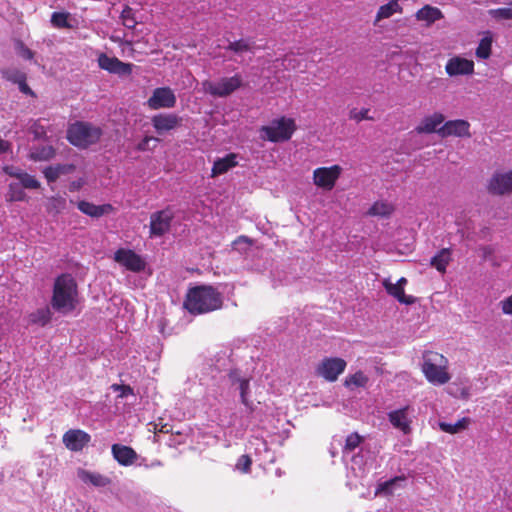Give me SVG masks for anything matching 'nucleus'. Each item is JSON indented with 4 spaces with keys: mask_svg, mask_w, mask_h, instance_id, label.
Returning <instances> with one entry per match:
<instances>
[{
    "mask_svg": "<svg viewBox=\"0 0 512 512\" xmlns=\"http://www.w3.org/2000/svg\"><path fill=\"white\" fill-rule=\"evenodd\" d=\"M183 306L191 315L207 314L223 307V296L211 285H196L188 289Z\"/></svg>",
    "mask_w": 512,
    "mask_h": 512,
    "instance_id": "nucleus-1",
    "label": "nucleus"
},
{
    "mask_svg": "<svg viewBox=\"0 0 512 512\" xmlns=\"http://www.w3.org/2000/svg\"><path fill=\"white\" fill-rule=\"evenodd\" d=\"M51 307L58 313L69 314L78 305V286L70 274H61L53 285Z\"/></svg>",
    "mask_w": 512,
    "mask_h": 512,
    "instance_id": "nucleus-2",
    "label": "nucleus"
},
{
    "mask_svg": "<svg viewBox=\"0 0 512 512\" xmlns=\"http://www.w3.org/2000/svg\"><path fill=\"white\" fill-rule=\"evenodd\" d=\"M422 372L430 383L436 385L446 384L451 379L447 358L435 351L423 353Z\"/></svg>",
    "mask_w": 512,
    "mask_h": 512,
    "instance_id": "nucleus-3",
    "label": "nucleus"
},
{
    "mask_svg": "<svg viewBox=\"0 0 512 512\" xmlns=\"http://www.w3.org/2000/svg\"><path fill=\"white\" fill-rule=\"evenodd\" d=\"M102 130L86 122H76L67 130V140L79 148H87L99 141Z\"/></svg>",
    "mask_w": 512,
    "mask_h": 512,
    "instance_id": "nucleus-4",
    "label": "nucleus"
},
{
    "mask_svg": "<svg viewBox=\"0 0 512 512\" xmlns=\"http://www.w3.org/2000/svg\"><path fill=\"white\" fill-rule=\"evenodd\" d=\"M296 130L295 120L282 116L260 128L261 138L273 143L288 141Z\"/></svg>",
    "mask_w": 512,
    "mask_h": 512,
    "instance_id": "nucleus-5",
    "label": "nucleus"
},
{
    "mask_svg": "<svg viewBox=\"0 0 512 512\" xmlns=\"http://www.w3.org/2000/svg\"><path fill=\"white\" fill-rule=\"evenodd\" d=\"M242 84L241 75L235 74L232 77H223L217 83L205 80L202 82V89L213 97H227L239 89Z\"/></svg>",
    "mask_w": 512,
    "mask_h": 512,
    "instance_id": "nucleus-6",
    "label": "nucleus"
},
{
    "mask_svg": "<svg viewBox=\"0 0 512 512\" xmlns=\"http://www.w3.org/2000/svg\"><path fill=\"white\" fill-rule=\"evenodd\" d=\"M347 363L339 357H325L317 365L315 372L317 376L324 378L328 382H335L339 375L346 369Z\"/></svg>",
    "mask_w": 512,
    "mask_h": 512,
    "instance_id": "nucleus-7",
    "label": "nucleus"
},
{
    "mask_svg": "<svg viewBox=\"0 0 512 512\" xmlns=\"http://www.w3.org/2000/svg\"><path fill=\"white\" fill-rule=\"evenodd\" d=\"M113 259L126 270L134 273L142 272L146 267L144 259L135 251L127 248H119L116 250Z\"/></svg>",
    "mask_w": 512,
    "mask_h": 512,
    "instance_id": "nucleus-8",
    "label": "nucleus"
},
{
    "mask_svg": "<svg viewBox=\"0 0 512 512\" xmlns=\"http://www.w3.org/2000/svg\"><path fill=\"white\" fill-rule=\"evenodd\" d=\"M341 172L342 168L339 165L316 168L313 172V182L319 188L332 190Z\"/></svg>",
    "mask_w": 512,
    "mask_h": 512,
    "instance_id": "nucleus-9",
    "label": "nucleus"
},
{
    "mask_svg": "<svg viewBox=\"0 0 512 512\" xmlns=\"http://www.w3.org/2000/svg\"><path fill=\"white\" fill-rule=\"evenodd\" d=\"M174 213L170 208L163 209L151 214L150 234L152 236H163L170 229Z\"/></svg>",
    "mask_w": 512,
    "mask_h": 512,
    "instance_id": "nucleus-10",
    "label": "nucleus"
},
{
    "mask_svg": "<svg viewBox=\"0 0 512 512\" xmlns=\"http://www.w3.org/2000/svg\"><path fill=\"white\" fill-rule=\"evenodd\" d=\"M176 101V96L171 88L159 87L154 89L151 97L147 101V105L153 110L173 108L176 105Z\"/></svg>",
    "mask_w": 512,
    "mask_h": 512,
    "instance_id": "nucleus-11",
    "label": "nucleus"
},
{
    "mask_svg": "<svg viewBox=\"0 0 512 512\" xmlns=\"http://www.w3.org/2000/svg\"><path fill=\"white\" fill-rule=\"evenodd\" d=\"M98 65L101 69L119 76H128L132 73L133 64L125 63L116 57H110L105 53H101L98 57Z\"/></svg>",
    "mask_w": 512,
    "mask_h": 512,
    "instance_id": "nucleus-12",
    "label": "nucleus"
},
{
    "mask_svg": "<svg viewBox=\"0 0 512 512\" xmlns=\"http://www.w3.org/2000/svg\"><path fill=\"white\" fill-rule=\"evenodd\" d=\"M91 441V436L81 429H69L63 434L62 442L72 452H80Z\"/></svg>",
    "mask_w": 512,
    "mask_h": 512,
    "instance_id": "nucleus-13",
    "label": "nucleus"
},
{
    "mask_svg": "<svg viewBox=\"0 0 512 512\" xmlns=\"http://www.w3.org/2000/svg\"><path fill=\"white\" fill-rule=\"evenodd\" d=\"M437 133L442 138L449 136L470 137V124L463 119L449 120L439 127Z\"/></svg>",
    "mask_w": 512,
    "mask_h": 512,
    "instance_id": "nucleus-14",
    "label": "nucleus"
},
{
    "mask_svg": "<svg viewBox=\"0 0 512 512\" xmlns=\"http://www.w3.org/2000/svg\"><path fill=\"white\" fill-rule=\"evenodd\" d=\"M151 122L156 132L162 135L178 128L182 123V118L174 113H160L154 115Z\"/></svg>",
    "mask_w": 512,
    "mask_h": 512,
    "instance_id": "nucleus-15",
    "label": "nucleus"
},
{
    "mask_svg": "<svg viewBox=\"0 0 512 512\" xmlns=\"http://www.w3.org/2000/svg\"><path fill=\"white\" fill-rule=\"evenodd\" d=\"M411 407L409 405L388 413V420L391 425L400 430L403 434L411 433L412 420L409 416Z\"/></svg>",
    "mask_w": 512,
    "mask_h": 512,
    "instance_id": "nucleus-16",
    "label": "nucleus"
},
{
    "mask_svg": "<svg viewBox=\"0 0 512 512\" xmlns=\"http://www.w3.org/2000/svg\"><path fill=\"white\" fill-rule=\"evenodd\" d=\"M445 71L450 77L471 75L474 73V62L460 56H454L447 61Z\"/></svg>",
    "mask_w": 512,
    "mask_h": 512,
    "instance_id": "nucleus-17",
    "label": "nucleus"
},
{
    "mask_svg": "<svg viewBox=\"0 0 512 512\" xmlns=\"http://www.w3.org/2000/svg\"><path fill=\"white\" fill-rule=\"evenodd\" d=\"M488 190L494 195L512 193V170L506 173H496L489 181Z\"/></svg>",
    "mask_w": 512,
    "mask_h": 512,
    "instance_id": "nucleus-18",
    "label": "nucleus"
},
{
    "mask_svg": "<svg viewBox=\"0 0 512 512\" xmlns=\"http://www.w3.org/2000/svg\"><path fill=\"white\" fill-rule=\"evenodd\" d=\"M3 172L18 179L26 189H38L41 186L40 182L33 175L28 174L18 167L6 165L3 167Z\"/></svg>",
    "mask_w": 512,
    "mask_h": 512,
    "instance_id": "nucleus-19",
    "label": "nucleus"
},
{
    "mask_svg": "<svg viewBox=\"0 0 512 512\" xmlns=\"http://www.w3.org/2000/svg\"><path fill=\"white\" fill-rule=\"evenodd\" d=\"M111 452L114 459L122 466H130L138 458L136 451L132 447L122 444H113Z\"/></svg>",
    "mask_w": 512,
    "mask_h": 512,
    "instance_id": "nucleus-20",
    "label": "nucleus"
},
{
    "mask_svg": "<svg viewBox=\"0 0 512 512\" xmlns=\"http://www.w3.org/2000/svg\"><path fill=\"white\" fill-rule=\"evenodd\" d=\"M444 120L445 116L442 113L435 112L432 115L424 117L420 124L415 128V130L419 134L437 133L439 126L443 124Z\"/></svg>",
    "mask_w": 512,
    "mask_h": 512,
    "instance_id": "nucleus-21",
    "label": "nucleus"
},
{
    "mask_svg": "<svg viewBox=\"0 0 512 512\" xmlns=\"http://www.w3.org/2000/svg\"><path fill=\"white\" fill-rule=\"evenodd\" d=\"M76 170L74 164H56L50 165L43 169V175L48 183H54L62 175L73 173Z\"/></svg>",
    "mask_w": 512,
    "mask_h": 512,
    "instance_id": "nucleus-22",
    "label": "nucleus"
},
{
    "mask_svg": "<svg viewBox=\"0 0 512 512\" xmlns=\"http://www.w3.org/2000/svg\"><path fill=\"white\" fill-rule=\"evenodd\" d=\"M77 208L83 213L93 218H99L113 211L111 204L95 205L91 202L82 200L77 203Z\"/></svg>",
    "mask_w": 512,
    "mask_h": 512,
    "instance_id": "nucleus-23",
    "label": "nucleus"
},
{
    "mask_svg": "<svg viewBox=\"0 0 512 512\" xmlns=\"http://www.w3.org/2000/svg\"><path fill=\"white\" fill-rule=\"evenodd\" d=\"M382 284L386 292L397 299L400 303L412 305L416 302V298L414 296L406 295L403 287H400V285H397L396 283H392L389 279H384Z\"/></svg>",
    "mask_w": 512,
    "mask_h": 512,
    "instance_id": "nucleus-24",
    "label": "nucleus"
},
{
    "mask_svg": "<svg viewBox=\"0 0 512 512\" xmlns=\"http://www.w3.org/2000/svg\"><path fill=\"white\" fill-rule=\"evenodd\" d=\"M237 165L236 155L234 153L227 154L223 158L217 159L211 170V177L222 175Z\"/></svg>",
    "mask_w": 512,
    "mask_h": 512,
    "instance_id": "nucleus-25",
    "label": "nucleus"
},
{
    "mask_svg": "<svg viewBox=\"0 0 512 512\" xmlns=\"http://www.w3.org/2000/svg\"><path fill=\"white\" fill-rule=\"evenodd\" d=\"M415 17L418 21H425L427 25H431L442 19L444 15L439 8L425 5L416 12Z\"/></svg>",
    "mask_w": 512,
    "mask_h": 512,
    "instance_id": "nucleus-26",
    "label": "nucleus"
},
{
    "mask_svg": "<svg viewBox=\"0 0 512 512\" xmlns=\"http://www.w3.org/2000/svg\"><path fill=\"white\" fill-rule=\"evenodd\" d=\"M451 250L449 248H442L435 256L431 258L430 265L438 272L445 273L446 268L451 262Z\"/></svg>",
    "mask_w": 512,
    "mask_h": 512,
    "instance_id": "nucleus-27",
    "label": "nucleus"
},
{
    "mask_svg": "<svg viewBox=\"0 0 512 512\" xmlns=\"http://www.w3.org/2000/svg\"><path fill=\"white\" fill-rule=\"evenodd\" d=\"M255 43L251 38H241L235 41L229 42L226 50L231 51L237 55H241L247 52H253Z\"/></svg>",
    "mask_w": 512,
    "mask_h": 512,
    "instance_id": "nucleus-28",
    "label": "nucleus"
},
{
    "mask_svg": "<svg viewBox=\"0 0 512 512\" xmlns=\"http://www.w3.org/2000/svg\"><path fill=\"white\" fill-rule=\"evenodd\" d=\"M402 7L400 6L398 0H390L388 3L381 5L377 11L375 23L379 22L382 19H386L391 17L395 13H401Z\"/></svg>",
    "mask_w": 512,
    "mask_h": 512,
    "instance_id": "nucleus-29",
    "label": "nucleus"
},
{
    "mask_svg": "<svg viewBox=\"0 0 512 512\" xmlns=\"http://www.w3.org/2000/svg\"><path fill=\"white\" fill-rule=\"evenodd\" d=\"M52 319V312L48 306L37 309L29 315V322L41 327L46 326Z\"/></svg>",
    "mask_w": 512,
    "mask_h": 512,
    "instance_id": "nucleus-30",
    "label": "nucleus"
},
{
    "mask_svg": "<svg viewBox=\"0 0 512 512\" xmlns=\"http://www.w3.org/2000/svg\"><path fill=\"white\" fill-rule=\"evenodd\" d=\"M26 189L22 186L21 182H11L8 185V192L6 194L7 202H19L26 200V193L24 191Z\"/></svg>",
    "mask_w": 512,
    "mask_h": 512,
    "instance_id": "nucleus-31",
    "label": "nucleus"
},
{
    "mask_svg": "<svg viewBox=\"0 0 512 512\" xmlns=\"http://www.w3.org/2000/svg\"><path fill=\"white\" fill-rule=\"evenodd\" d=\"M470 423L471 419L469 417H463L459 419L455 424L439 422V428L445 433L456 434L462 430L467 429Z\"/></svg>",
    "mask_w": 512,
    "mask_h": 512,
    "instance_id": "nucleus-32",
    "label": "nucleus"
},
{
    "mask_svg": "<svg viewBox=\"0 0 512 512\" xmlns=\"http://www.w3.org/2000/svg\"><path fill=\"white\" fill-rule=\"evenodd\" d=\"M66 199L62 196H52L47 199L46 210L49 214H59L66 209Z\"/></svg>",
    "mask_w": 512,
    "mask_h": 512,
    "instance_id": "nucleus-33",
    "label": "nucleus"
},
{
    "mask_svg": "<svg viewBox=\"0 0 512 512\" xmlns=\"http://www.w3.org/2000/svg\"><path fill=\"white\" fill-rule=\"evenodd\" d=\"M393 206L389 203L378 201L375 202L368 210V214L371 216L387 217L392 214Z\"/></svg>",
    "mask_w": 512,
    "mask_h": 512,
    "instance_id": "nucleus-34",
    "label": "nucleus"
},
{
    "mask_svg": "<svg viewBox=\"0 0 512 512\" xmlns=\"http://www.w3.org/2000/svg\"><path fill=\"white\" fill-rule=\"evenodd\" d=\"M70 14L68 12H54L51 15V24L53 27L62 29H71L73 26L70 23Z\"/></svg>",
    "mask_w": 512,
    "mask_h": 512,
    "instance_id": "nucleus-35",
    "label": "nucleus"
},
{
    "mask_svg": "<svg viewBox=\"0 0 512 512\" xmlns=\"http://www.w3.org/2000/svg\"><path fill=\"white\" fill-rule=\"evenodd\" d=\"M55 153L52 146H42L32 151L30 158L34 161H48L55 156Z\"/></svg>",
    "mask_w": 512,
    "mask_h": 512,
    "instance_id": "nucleus-36",
    "label": "nucleus"
},
{
    "mask_svg": "<svg viewBox=\"0 0 512 512\" xmlns=\"http://www.w3.org/2000/svg\"><path fill=\"white\" fill-rule=\"evenodd\" d=\"M368 381V377L362 371H357L346 377L344 385L346 387H365Z\"/></svg>",
    "mask_w": 512,
    "mask_h": 512,
    "instance_id": "nucleus-37",
    "label": "nucleus"
},
{
    "mask_svg": "<svg viewBox=\"0 0 512 512\" xmlns=\"http://www.w3.org/2000/svg\"><path fill=\"white\" fill-rule=\"evenodd\" d=\"M492 37L490 35L484 36L476 49V56L480 59H487L491 55Z\"/></svg>",
    "mask_w": 512,
    "mask_h": 512,
    "instance_id": "nucleus-38",
    "label": "nucleus"
},
{
    "mask_svg": "<svg viewBox=\"0 0 512 512\" xmlns=\"http://www.w3.org/2000/svg\"><path fill=\"white\" fill-rule=\"evenodd\" d=\"M120 18L123 25L128 29H134L137 25L133 9L128 5L122 10Z\"/></svg>",
    "mask_w": 512,
    "mask_h": 512,
    "instance_id": "nucleus-39",
    "label": "nucleus"
},
{
    "mask_svg": "<svg viewBox=\"0 0 512 512\" xmlns=\"http://www.w3.org/2000/svg\"><path fill=\"white\" fill-rule=\"evenodd\" d=\"M363 442V437L357 432H353L346 437L345 445L343 448L344 452H352Z\"/></svg>",
    "mask_w": 512,
    "mask_h": 512,
    "instance_id": "nucleus-40",
    "label": "nucleus"
},
{
    "mask_svg": "<svg viewBox=\"0 0 512 512\" xmlns=\"http://www.w3.org/2000/svg\"><path fill=\"white\" fill-rule=\"evenodd\" d=\"M490 14L493 18L498 20L512 19V2H510L507 7L490 10Z\"/></svg>",
    "mask_w": 512,
    "mask_h": 512,
    "instance_id": "nucleus-41",
    "label": "nucleus"
},
{
    "mask_svg": "<svg viewBox=\"0 0 512 512\" xmlns=\"http://www.w3.org/2000/svg\"><path fill=\"white\" fill-rule=\"evenodd\" d=\"M15 49L18 55L26 60H32L34 57V52L20 39L15 41Z\"/></svg>",
    "mask_w": 512,
    "mask_h": 512,
    "instance_id": "nucleus-42",
    "label": "nucleus"
},
{
    "mask_svg": "<svg viewBox=\"0 0 512 512\" xmlns=\"http://www.w3.org/2000/svg\"><path fill=\"white\" fill-rule=\"evenodd\" d=\"M42 119L35 120L29 128L35 139H44L46 137V128L41 123Z\"/></svg>",
    "mask_w": 512,
    "mask_h": 512,
    "instance_id": "nucleus-43",
    "label": "nucleus"
},
{
    "mask_svg": "<svg viewBox=\"0 0 512 512\" xmlns=\"http://www.w3.org/2000/svg\"><path fill=\"white\" fill-rule=\"evenodd\" d=\"M4 77L15 84H19L22 80L27 79V76L24 72L13 69V70H7L3 72Z\"/></svg>",
    "mask_w": 512,
    "mask_h": 512,
    "instance_id": "nucleus-44",
    "label": "nucleus"
},
{
    "mask_svg": "<svg viewBox=\"0 0 512 512\" xmlns=\"http://www.w3.org/2000/svg\"><path fill=\"white\" fill-rule=\"evenodd\" d=\"M252 460L251 457L247 454L241 455L236 463V468L243 472L248 473L251 469Z\"/></svg>",
    "mask_w": 512,
    "mask_h": 512,
    "instance_id": "nucleus-45",
    "label": "nucleus"
},
{
    "mask_svg": "<svg viewBox=\"0 0 512 512\" xmlns=\"http://www.w3.org/2000/svg\"><path fill=\"white\" fill-rule=\"evenodd\" d=\"M84 480L89 481L95 486H104L108 482V480L102 475L89 472L85 473Z\"/></svg>",
    "mask_w": 512,
    "mask_h": 512,
    "instance_id": "nucleus-46",
    "label": "nucleus"
},
{
    "mask_svg": "<svg viewBox=\"0 0 512 512\" xmlns=\"http://www.w3.org/2000/svg\"><path fill=\"white\" fill-rule=\"evenodd\" d=\"M369 109L363 108L360 111L356 109H352L349 113V118L353 119L357 122H360L362 120H372V117L368 115Z\"/></svg>",
    "mask_w": 512,
    "mask_h": 512,
    "instance_id": "nucleus-47",
    "label": "nucleus"
},
{
    "mask_svg": "<svg viewBox=\"0 0 512 512\" xmlns=\"http://www.w3.org/2000/svg\"><path fill=\"white\" fill-rule=\"evenodd\" d=\"M239 389H240L241 402L245 406H249V401L247 399V394L249 392V380L248 379H240L239 380Z\"/></svg>",
    "mask_w": 512,
    "mask_h": 512,
    "instance_id": "nucleus-48",
    "label": "nucleus"
},
{
    "mask_svg": "<svg viewBox=\"0 0 512 512\" xmlns=\"http://www.w3.org/2000/svg\"><path fill=\"white\" fill-rule=\"evenodd\" d=\"M111 388L114 391H119L120 392L119 397H121V398H124V397H127L129 395H133L134 394L133 388L131 386H129V385L113 384L111 386Z\"/></svg>",
    "mask_w": 512,
    "mask_h": 512,
    "instance_id": "nucleus-49",
    "label": "nucleus"
},
{
    "mask_svg": "<svg viewBox=\"0 0 512 512\" xmlns=\"http://www.w3.org/2000/svg\"><path fill=\"white\" fill-rule=\"evenodd\" d=\"M404 476H396L388 481H385L379 485L378 491H387L389 490L396 482L404 481Z\"/></svg>",
    "mask_w": 512,
    "mask_h": 512,
    "instance_id": "nucleus-50",
    "label": "nucleus"
},
{
    "mask_svg": "<svg viewBox=\"0 0 512 512\" xmlns=\"http://www.w3.org/2000/svg\"><path fill=\"white\" fill-rule=\"evenodd\" d=\"M162 420L163 419L160 418L159 421L154 424L155 432L164 433V434L171 433L172 432V426L167 424V423H163Z\"/></svg>",
    "mask_w": 512,
    "mask_h": 512,
    "instance_id": "nucleus-51",
    "label": "nucleus"
},
{
    "mask_svg": "<svg viewBox=\"0 0 512 512\" xmlns=\"http://www.w3.org/2000/svg\"><path fill=\"white\" fill-rule=\"evenodd\" d=\"M501 310L506 315L512 316V294L500 302Z\"/></svg>",
    "mask_w": 512,
    "mask_h": 512,
    "instance_id": "nucleus-52",
    "label": "nucleus"
},
{
    "mask_svg": "<svg viewBox=\"0 0 512 512\" xmlns=\"http://www.w3.org/2000/svg\"><path fill=\"white\" fill-rule=\"evenodd\" d=\"M151 141L158 142L159 140L152 136H145L138 144L137 150L139 151H147L149 149V143Z\"/></svg>",
    "mask_w": 512,
    "mask_h": 512,
    "instance_id": "nucleus-53",
    "label": "nucleus"
},
{
    "mask_svg": "<svg viewBox=\"0 0 512 512\" xmlns=\"http://www.w3.org/2000/svg\"><path fill=\"white\" fill-rule=\"evenodd\" d=\"M18 87H19V90L25 94V95H29L31 97H35L36 94L34 93V91L29 87V85L27 84V79H24L22 80L19 84H18Z\"/></svg>",
    "mask_w": 512,
    "mask_h": 512,
    "instance_id": "nucleus-54",
    "label": "nucleus"
},
{
    "mask_svg": "<svg viewBox=\"0 0 512 512\" xmlns=\"http://www.w3.org/2000/svg\"><path fill=\"white\" fill-rule=\"evenodd\" d=\"M11 149V143L0 137V154L7 153Z\"/></svg>",
    "mask_w": 512,
    "mask_h": 512,
    "instance_id": "nucleus-55",
    "label": "nucleus"
},
{
    "mask_svg": "<svg viewBox=\"0 0 512 512\" xmlns=\"http://www.w3.org/2000/svg\"><path fill=\"white\" fill-rule=\"evenodd\" d=\"M83 180L82 179H79V180H76V181H72L69 185V190L71 192H75V191H78L82 186H83Z\"/></svg>",
    "mask_w": 512,
    "mask_h": 512,
    "instance_id": "nucleus-56",
    "label": "nucleus"
},
{
    "mask_svg": "<svg viewBox=\"0 0 512 512\" xmlns=\"http://www.w3.org/2000/svg\"><path fill=\"white\" fill-rule=\"evenodd\" d=\"M240 242H245L249 245L252 244V240L250 238H248L247 236H244V235H241L239 236L235 241L234 243H240Z\"/></svg>",
    "mask_w": 512,
    "mask_h": 512,
    "instance_id": "nucleus-57",
    "label": "nucleus"
},
{
    "mask_svg": "<svg viewBox=\"0 0 512 512\" xmlns=\"http://www.w3.org/2000/svg\"><path fill=\"white\" fill-rule=\"evenodd\" d=\"M397 285H400V287H403L407 284V279L405 277H401L397 282Z\"/></svg>",
    "mask_w": 512,
    "mask_h": 512,
    "instance_id": "nucleus-58",
    "label": "nucleus"
}]
</instances>
